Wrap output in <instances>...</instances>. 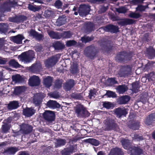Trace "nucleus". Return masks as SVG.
Masks as SVG:
<instances>
[{
	"label": "nucleus",
	"mask_w": 155,
	"mask_h": 155,
	"mask_svg": "<svg viewBox=\"0 0 155 155\" xmlns=\"http://www.w3.org/2000/svg\"><path fill=\"white\" fill-rule=\"evenodd\" d=\"M72 97L77 99H81L82 96L81 94H73L71 95Z\"/></svg>",
	"instance_id": "obj_46"
},
{
	"label": "nucleus",
	"mask_w": 155,
	"mask_h": 155,
	"mask_svg": "<svg viewBox=\"0 0 155 155\" xmlns=\"http://www.w3.org/2000/svg\"><path fill=\"white\" fill-rule=\"evenodd\" d=\"M87 29L89 30V31H91L93 30V24L92 23L88 22L87 23Z\"/></svg>",
	"instance_id": "obj_53"
},
{
	"label": "nucleus",
	"mask_w": 155,
	"mask_h": 155,
	"mask_svg": "<svg viewBox=\"0 0 155 155\" xmlns=\"http://www.w3.org/2000/svg\"><path fill=\"white\" fill-rule=\"evenodd\" d=\"M121 150L117 148H115L111 150L109 155H121Z\"/></svg>",
	"instance_id": "obj_28"
},
{
	"label": "nucleus",
	"mask_w": 155,
	"mask_h": 155,
	"mask_svg": "<svg viewBox=\"0 0 155 155\" xmlns=\"http://www.w3.org/2000/svg\"><path fill=\"white\" fill-rule=\"evenodd\" d=\"M35 112V110L32 107L27 108L23 109V114L26 117H29L34 114Z\"/></svg>",
	"instance_id": "obj_13"
},
{
	"label": "nucleus",
	"mask_w": 155,
	"mask_h": 155,
	"mask_svg": "<svg viewBox=\"0 0 155 155\" xmlns=\"http://www.w3.org/2000/svg\"><path fill=\"white\" fill-rule=\"evenodd\" d=\"M75 112L78 117H84L89 115L88 111L82 105H80L77 107Z\"/></svg>",
	"instance_id": "obj_7"
},
{
	"label": "nucleus",
	"mask_w": 155,
	"mask_h": 155,
	"mask_svg": "<svg viewBox=\"0 0 155 155\" xmlns=\"http://www.w3.org/2000/svg\"><path fill=\"white\" fill-rule=\"evenodd\" d=\"M76 43V42L74 40H69L66 42V45L67 47H70L75 45Z\"/></svg>",
	"instance_id": "obj_43"
},
{
	"label": "nucleus",
	"mask_w": 155,
	"mask_h": 155,
	"mask_svg": "<svg viewBox=\"0 0 155 155\" xmlns=\"http://www.w3.org/2000/svg\"><path fill=\"white\" fill-rule=\"evenodd\" d=\"M12 79L13 81L16 83H21L22 81V78L21 76L18 74L13 76L12 77Z\"/></svg>",
	"instance_id": "obj_33"
},
{
	"label": "nucleus",
	"mask_w": 155,
	"mask_h": 155,
	"mask_svg": "<svg viewBox=\"0 0 155 155\" xmlns=\"http://www.w3.org/2000/svg\"><path fill=\"white\" fill-rule=\"evenodd\" d=\"M128 16L131 18H137L140 17V15L138 13H136L134 12H131L128 15Z\"/></svg>",
	"instance_id": "obj_38"
},
{
	"label": "nucleus",
	"mask_w": 155,
	"mask_h": 155,
	"mask_svg": "<svg viewBox=\"0 0 155 155\" xmlns=\"http://www.w3.org/2000/svg\"><path fill=\"white\" fill-rule=\"evenodd\" d=\"M58 61L57 56H54L48 58L45 61V66L47 68H49L54 65Z\"/></svg>",
	"instance_id": "obj_6"
},
{
	"label": "nucleus",
	"mask_w": 155,
	"mask_h": 155,
	"mask_svg": "<svg viewBox=\"0 0 155 155\" xmlns=\"http://www.w3.org/2000/svg\"><path fill=\"white\" fill-rule=\"evenodd\" d=\"M83 141L84 142L90 143L91 144L95 146H97L99 144L98 141L94 139L89 138L84 140Z\"/></svg>",
	"instance_id": "obj_26"
},
{
	"label": "nucleus",
	"mask_w": 155,
	"mask_h": 155,
	"mask_svg": "<svg viewBox=\"0 0 155 155\" xmlns=\"http://www.w3.org/2000/svg\"><path fill=\"white\" fill-rule=\"evenodd\" d=\"M18 150L17 148L12 147L8 148L7 150V152L9 154H14Z\"/></svg>",
	"instance_id": "obj_35"
},
{
	"label": "nucleus",
	"mask_w": 155,
	"mask_h": 155,
	"mask_svg": "<svg viewBox=\"0 0 155 155\" xmlns=\"http://www.w3.org/2000/svg\"><path fill=\"white\" fill-rule=\"evenodd\" d=\"M139 126V124L137 123L134 124L132 127V128L134 130H137L138 129Z\"/></svg>",
	"instance_id": "obj_58"
},
{
	"label": "nucleus",
	"mask_w": 155,
	"mask_h": 155,
	"mask_svg": "<svg viewBox=\"0 0 155 155\" xmlns=\"http://www.w3.org/2000/svg\"><path fill=\"white\" fill-rule=\"evenodd\" d=\"M91 48L90 47H87L86 48V49L84 51V53L87 56H88V55L87 54V52L89 53L90 52Z\"/></svg>",
	"instance_id": "obj_59"
},
{
	"label": "nucleus",
	"mask_w": 155,
	"mask_h": 155,
	"mask_svg": "<svg viewBox=\"0 0 155 155\" xmlns=\"http://www.w3.org/2000/svg\"><path fill=\"white\" fill-rule=\"evenodd\" d=\"M47 106L50 108H55L59 107L60 105L56 101L50 100L47 102Z\"/></svg>",
	"instance_id": "obj_22"
},
{
	"label": "nucleus",
	"mask_w": 155,
	"mask_h": 155,
	"mask_svg": "<svg viewBox=\"0 0 155 155\" xmlns=\"http://www.w3.org/2000/svg\"><path fill=\"white\" fill-rule=\"evenodd\" d=\"M61 35V38L62 37L63 38H70L72 36L71 32L69 31H65L62 33H60Z\"/></svg>",
	"instance_id": "obj_34"
},
{
	"label": "nucleus",
	"mask_w": 155,
	"mask_h": 155,
	"mask_svg": "<svg viewBox=\"0 0 155 155\" xmlns=\"http://www.w3.org/2000/svg\"><path fill=\"white\" fill-rule=\"evenodd\" d=\"M37 32L31 29L29 32V34L30 35L32 36L33 37H35L37 35Z\"/></svg>",
	"instance_id": "obj_54"
},
{
	"label": "nucleus",
	"mask_w": 155,
	"mask_h": 155,
	"mask_svg": "<svg viewBox=\"0 0 155 155\" xmlns=\"http://www.w3.org/2000/svg\"><path fill=\"white\" fill-rule=\"evenodd\" d=\"M48 32L49 36L52 38L57 39L61 38V35L59 33L51 31H48Z\"/></svg>",
	"instance_id": "obj_23"
},
{
	"label": "nucleus",
	"mask_w": 155,
	"mask_h": 155,
	"mask_svg": "<svg viewBox=\"0 0 155 155\" xmlns=\"http://www.w3.org/2000/svg\"><path fill=\"white\" fill-rule=\"evenodd\" d=\"M96 91L95 89L91 90L90 91L88 97L90 99L94 98L96 94Z\"/></svg>",
	"instance_id": "obj_39"
},
{
	"label": "nucleus",
	"mask_w": 155,
	"mask_h": 155,
	"mask_svg": "<svg viewBox=\"0 0 155 155\" xmlns=\"http://www.w3.org/2000/svg\"><path fill=\"white\" fill-rule=\"evenodd\" d=\"M143 138L142 137L139 136L137 134L134 135V140H142Z\"/></svg>",
	"instance_id": "obj_55"
},
{
	"label": "nucleus",
	"mask_w": 155,
	"mask_h": 155,
	"mask_svg": "<svg viewBox=\"0 0 155 155\" xmlns=\"http://www.w3.org/2000/svg\"><path fill=\"white\" fill-rule=\"evenodd\" d=\"M16 4V2L14 0L6 2L4 3L2 6H0V12L10 11L11 8L14 7Z\"/></svg>",
	"instance_id": "obj_3"
},
{
	"label": "nucleus",
	"mask_w": 155,
	"mask_h": 155,
	"mask_svg": "<svg viewBox=\"0 0 155 155\" xmlns=\"http://www.w3.org/2000/svg\"><path fill=\"white\" fill-rule=\"evenodd\" d=\"M28 8L30 10L34 12L38 11L40 8L39 6H34L31 4L28 5Z\"/></svg>",
	"instance_id": "obj_36"
},
{
	"label": "nucleus",
	"mask_w": 155,
	"mask_h": 155,
	"mask_svg": "<svg viewBox=\"0 0 155 155\" xmlns=\"http://www.w3.org/2000/svg\"><path fill=\"white\" fill-rule=\"evenodd\" d=\"M128 54L125 52L123 51L117 55L116 57V59L119 61L124 60H127L130 59H128Z\"/></svg>",
	"instance_id": "obj_12"
},
{
	"label": "nucleus",
	"mask_w": 155,
	"mask_h": 155,
	"mask_svg": "<svg viewBox=\"0 0 155 155\" xmlns=\"http://www.w3.org/2000/svg\"><path fill=\"white\" fill-rule=\"evenodd\" d=\"M20 131L23 134H28L31 132L32 129L31 126L25 124H22L20 126Z\"/></svg>",
	"instance_id": "obj_11"
},
{
	"label": "nucleus",
	"mask_w": 155,
	"mask_h": 155,
	"mask_svg": "<svg viewBox=\"0 0 155 155\" xmlns=\"http://www.w3.org/2000/svg\"><path fill=\"white\" fill-rule=\"evenodd\" d=\"M52 78L51 77L48 76L44 78L43 83L45 86L47 87H49L51 85L52 81Z\"/></svg>",
	"instance_id": "obj_21"
},
{
	"label": "nucleus",
	"mask_w": 155,
	"mask_h": 155,
	"mask_svg": "<svg viewBox=\"0 0 155 155\" xmlns=\"http://www.w3.org/2000/svg\"><path fill=\"white\" fill-rule=\"evenodd\" d=\"M118 74V76L120 77H124L126 76V74L124 71L119 72Z\"/></svg>",
	"instance_id": "obj_60"
},
{
	"label": "nucleus",
	"mask_w": 155,
	"mask_h": 155,
	"mask_svg": "<svg viewBox=\"0 0 155 155\" xmlns=\"http://www.w3.org/2000/svg\"><path fill=\"white\" fill-rule=\"evenodd\" d=\"M18 106V101H14L10 102L8 105V107L9 109L13 110L17 108Z\"/></svg>",
	"instance_id": "obj_25"
},
{
	"label": "nucleus",
	"mask_w": 155,
	"mask_h": 155,
	"mask_svg": "<svg viewBox=\"0 0 155 155\" xmlns=\"http://www.w3.org/2000/svg\"><path fill=\"white\" fill-rule=\"evenodd\" d=\"M130 100V97L128 96H123L120 98L119 103L120 104H125L128 102Z\"/></svg>",
	"instance_id": "obj_30"
},
{
	"label": "nucleus",
	"mask_w": 155,
	"mask_h": 155,
	"mask_svg": "<svg viewBox=\"0 0 155 155\" xmlns=\"http://www.w3.org/2000/svg\"><path fill=\"white\" fill-rule=\"evenodd\" d=\"M104 30L107 31L114 33L118 31V28L117 26L112 25H109L106 26Z\"/></svg>",
	"instance_id": "obj_16"
},
{
	"label": "nucleus",
	"mask_w": 155,
	"mask_h": 155,
	"mask_svg": "<svg viewBox=\"0 0 155 155\" xmlns=\"http://www.w3.org/2000/svg\"><path fill=\"white\" fill-rule=\"evenodd\" d=\"M66 22V16L63 15L60 17L57 20L56 22V25L58 26H60L65 24Z\"/></svg>",
	"instance_id": "obj_18"
},
{
	"label": "nucleus",
	"mask_w": 155,
	"mask_h": 155,
	"mask_svg": "<svg viewBox=\"0 0 155 155\" xmlns=\"http://www.w3.org/2000/svg\"><path fill=\"white\" fill-rule=\"evenodd\" d=\"M117 90L119 94H123L127 90V87L125 85H119L117 87Z\"/></svg>",
	"instance_id": "obj_27"
},
{
	"label": "nucleus",
	"mask_w": 155,
	"mask_h": 155,
	"mask_svg": "<svg viewBox=\"0 0 155 155\" xmlns=\"http://www.w3.org/2000/svg\"><path fill=\"white\" fill-rule=\"evenodd\" d=\"M147 7V6H143L142 5H139L136 8L137 11H143L145 10L146 8Z\"/></svg>",
	"instance_id": "obj_48"
},
{
	"label": "nucleus",
	"mask_w": 155,
	"mask_h": 155,
	"mask_svg": "<svg viewBox=\"0 0 155 155\" xmlns=\"http://www.w3.org/2000/svg\"><path fill=\"white\" fill-rule=\"evenodd\" d=\"M62 82V80H57L54 86L56 88H59L61 87Z\"/></svg>",
	"instance_id": "obj_51"
},
{
	"label": "nucleus",
	"mask_w": 155,
	"mask_h": 155,
	"mask_svg": "<svg viewBox=\"0 0 155 155\" xmlns=\"http://www.w3.org/2000/svg\"><path fill=\"white\" fill-rule=\"evenodd\" d=\"M66 143V141L65 140L61 139L56 140V141L55 143V147H57L63 146Z\"/></svg>",
	"instance_id": "obj_31"
},
{
	"label": "nucleus",
	"mask_w": 155,
	"mask_h": 155,
	"mask_svg": "<svg viewBox=\"0 0 155 155\" xmlns=\"http://www.w3.org/2000/svg\"><path fill=\"white\" fill-rule=\"evenodd\" d=\"M132 89L133 91H134V92H137L139 90L138 85L135 83H133Z\"/></svg>",
	"instance_id": "obj_50"
},
{
	"label": "nucleus",
	"mask_w": 155,
	"mask_h": 155,
	"mask_svg": "<svg viewBox=\"0 0 155 155\" xmlns=\"http://www.w3.org/2000/svg\"><path fill=\"white\" fill-rule=\"evenodd\" d=\"M93 39V37L84 36L81 38V40L83 42L86 43L91 41Z\"/></svg>",
	"instance_id": "obj_42"
},
{
	"label": "nucleus",
	"mask_w": 155,
	"mask_h": 155,
	"mask_svg": "<svg viewBox=\"0 0 155 155\" xmlns=\"http://www.w3.org/2000/svg\"><path fill=\"white\" fill-rule=\"evenodd\" d=\"M134 21L132 19H124L118 22V24L121 25L131 24L134 23Z\"/></svg>",
	"instance_id": "obj_19"
},
{
	"label": "nucleus",
	"mask_w": 155,
	"mask_h": 155,
	"mask_svg": "<svg viewBox=\"0 0 155 155\" xmlns=\"http://www.w3.org/2000/svg\"><path fill=\"white\" fill-rule=\"evenodd\" d=\"M53 14V12L51 9H47L45 11V16L46 17H49Z\"/></svg>",
	"instance_id": "obj_44"
},
{
	"label": "nucleus",
	"mask_w": 155,
	"mask_h": 155,
	"mask_svg": "<svg viewBox=\"0 0 155 155\" xmlns=\"http://www.w3.org/2000/svg\"><path fill=\"white\" fill-rule=\"evenodd\" d=\"M51 97L54 98H58L59 97V96L58 94H54V93H52L51 94Z\"/></svg>",
	"instance_id": "obj_62"
},
{
	"label": "nucleus",
	"mask_w": 155,
	"mask_h": 155,
	"mask_svg": "<svg viewBox=\"0 0 155 155\" xmlns=\"http://www.w3.org/2000/svg\"><path fill=\"white\" fill-rule=\"evenodd\" d=\"M24 38V36L21 35H18L17 36L13 37L12 38L13 41L18 44H21L22 40Z\"/></svg>",
	"instance_id": "obj_20"
},
{
	"label": "nucleus",
	"mask_w": 155,
	"mask_h": 155,
	"mask_svg": "<svg viewBox=\"0 0 155 155\" xmlns=\"http://www.w3.org/2000/svg\"><path fill=\"white\" fill-rule=\"evenodd\" d=\"M74 85V81L71 79L68 81L64 85V88L66 91H69Z\"/></svg>",
	"instance_id": "obj_15"
},
{
	"label": "nucleus",
	"mask_w": 155,
	"mask_h": 155,
	"mask_svg": "<svg viewBox=\"0 0 155 155\" xmlns=\"http://www.w3.org/2000/svg\"><path fill=\"white\" fill-rule=\"evenodd\" d=\"M19 155H29V154L27 152L23 151L21 152Z\"/></svg>",
	"instance_id": "obj_63"
},
{
	"label": "nucleus",
	"mask_w": 155,
	"mask_h": 155,
	"mask_svg": "<svg viewBox=\"0 0 155 155\" xmlns=\"http://www.w3.org/2000/svg\"><path fill=\"white\" fill-rule=\"evenodd\" d=\"M62 3L60 0L56 1L54 3L55 6L58 8H60L62 5Z\"/></svg>",
	"instance_id": "obj_49"
},
{
	"label": "nucleus",
	"mask_w": 155,
	"mask_h": 155,
	"mask_svg": "<svg viewBox=\"0 0 155 155\" xmlns=\"http://www.w3.org/2000/svg\"><path fill=\"white\" fill-rule=\"evenodd\" d=\"M7 49L6 46L3 43H0V50H5Z\"/></svg>",
	"instance_id": "obj_56"
},
{
	"label": "nucleus",
	"mask_w": 155,
	"mask_h": 155,
	"mask_svg": "<svg viewBox=\"0 0 155 155\" xmlns=\"http://www.w3.org/2000/svg\"><path fill=\"white\" fill-rule=\"evenodd\" d=\"M124 148L126 149L129 150L131 155H140L141 154L142 150L138 147H130V143L128 140L123 139L121 141Z\"/></svg>",
	"instance_id": "obj_1"
},
{
	"label": "nucleus",
	"mask_w": 155,
	"mask_h": 155,
	"mask_svg": "<svg viewBox=\"0 0 155 155\" xmlns=\"http://www.w3.org/2000/svg\"><path fill=\"white\" fill-rule=\"evenodd\" d=\"M90 9V6L87 4L81 5L78 10L79 15L82 16H86L89 14Z\"/></svg>",
	"instance_id": "obj_5"
},
{
	"label": "nucleus",
	"mask_w": 155,
	"mask_h": 155,
	"mask_svg": "<svg viewBox=\"0 0 155 155\" xmlns=\"http://www.w3.org/2000/svg\"><path fill=\"white\" fill-rule=\"evenodd\" d=\"M40 82V80L39 77L35 75H33L30 77L28 80L29 84L31 86L38 85Z\"/></svg>",
	"instance_id": "obj_10"
},
{
	"label": "nucleus",
	"mask_w": 155,
	"mask_h": 155,
	"mask_svg": "<svg viewBox=\"0 0 155 155\" xmlns=\"http://www.w3.org/2000/svg\"><path fill=\"white\" fill-rule=\"evenodd\" d=\"M104 107L109 109L113 107V105L111 103L109 102H105L103 104Z\"/></svg>",
	"instance_id": "obj_41"
},
{
	"label": "nucleus",
	"mask_w": 155,
	"mask_h": 155,
	"mask_svg": "<svg viewBox=\"0 0 155 155\" xmlns=\"http://www.w3.org/2000/svg\"><path fill=\"white\" fill-rule=\"evenodd\" d=\"M35 38L37 39L40 40L42 38V36L41 35L38 34L37 33V35L35 36Z\"/></svg>",
	"instance_id": "obj_61"
},
{
	"label": "nucleus",
	"mask_w": 155,
	"mask_h": 155,
	"mask_svg": "<svg viewBox=\"0 0 155 155\" xmlns=\"http://www.w3.org/2000/svg\"><path fill=\"white\" fill-rule=\"evenodd\" d=\"M32 71L34 73H37L41 68V64L40 63H37L33 64L31 67Z\"/></svg>",
	"instance_id": "obj_24"
},
{
	"label": "nucleus",
	"mask_w": 155,
	"mask_h": 155,
	"mask_svg": "<svg viewBox=\"0 0 155 155\" xmlns=\"http://www.w3.org/2000/svg\"><path fill=\"white\" fill-rule=\"evenodd\" d=\"M9 64L15 68L19 67L20 65L15 60L12 59L10 60L9 62Z\"/></svg>",
	"instance_id": "obj_37"
},
{
	"label": "nucleus",
	"mask_w": 155,
	"mask_h": 155,
	"mask_svg": "<svg viewBox=\"0 0 155 155\" xmlns=\"http://www.w3.org/2000/svg\"><path fill=\"white\" fill-rule=\"evenodd\" d=\"M43 116L45 120L49 121L54 120L55 117L54 112L50 110L45 111L43 114Z\"/></svg>",
	"instance_id": "obj_8"
},
{
	"label": "nucleus",
	"mask_w": 155,
	"mask_h": 155,
	"mask_svg": "<svg viewBox=\"0 0 155 155\" xmlns=\"http://www.w3.org/2000/svg\"><path fill=\"white\" fill-rule=\"evenodd\" d=\"M71 72L73 74L76 73L78 71L77 67L76 65H72L71 67Z\"/></svg>",
	"instance_id": "obj_52"
},
{
	"label": "nucleus",
	"mask_w": 155,
	"mask_h": 155,
	"mask_svg": "<svg viewBox=\"0 0 155 155\" xmlns=\"http://www.w3.org/2000/svg\"><path fill=\"white\" fill-rule=\"evenodd\" d=\"M155 121V113L149 115L145 122L146 124L149 125Z\"/></svg>",
	"instance_id": "obj_17"
},
{
	"label": "nucleus",
	"mask_w": 155,
	"mask_h": 155,
	"mask_svg": "<svg viewBox=\"0 0 155 155\" xmlns=\"http://www.w3.org/2000/svg\"><path fill=\"white\" fill-rule=\"evenodd\" d=\"M115 113L119 118L122 115H125L127 114L126 109L120 108H118L116 109L115 111Z\"/></svg>",
	"instance_id": "obj_14"
},
{
	"label": "nucleus",
	"mask_w": 155,
	"mask_h": 155,
	"mask_svg": "<svg viewBox=\"0 0 155 155\" xmlns=\"http://www.w3.org/2000/svg\"><path fill=\"white\" fill-rule=\"evenodd\" d=\"M116 127V124L114 120L111 118H108L104 121L103 128L105 130H107L114 129Z\"/></svg>",
	"instance_id": "obj_4"
},
{
	"label": "nucleus",
	"mask_w": 155,
	"mask_h": 155,
	"mask_svg": "<svg viewBox=\"0 0 155 155\" xmlns=\"http://www.w3.org/2000/svg\"><path fill=\"white\" fill-rule=\"evenodd\" d=\"M108 81L112 84H116L117 83V82L115 80L114 78H109Z\"/></svg>",
	"instance_id": "obj_57"
},
{
	"label": "nucleus",
	"mask_w": 155,
	"mask_h": 155,
	"mask_svg": "<svg viewBox=\"0 0 155 155\" xmlns=\"http://www.w3.org/2000/svg\"><path fill=\"white\" fill-rule=\"evenodd\" d=\"M6 61L0 59V64H4L5 63Z\"/></svg>",
	"instance_id": "obj_64"
},
{
	"label": "nucleus",
	"mask_w": 155,
	"mask_h": 155,
	"mask_svg": "<svg viewBox=\"0 0 155 155\" xmlns=\"http://www.w3.org/2000/svg\"><path fill=\"white\" fill-rule=\"evenodd\" d=\"M34 56V51L30 50L22 53L18 56V58L22 62L26 63L31 62Z\"/></svg>",
	"instance_id": "obj_2"
},
{
	"label": "nucleus",
	"mask_w": 155,
	"mask_h": 155,
	"mask_svg": "<svg viewBox=\"0 0 155 155\" xmlns=\"http://www.w3.org/2000/svg\"><path fill=\"white\" fill-rule=\"evenodd\" d=\"M25 87L24 86H18L16 87L14 91V94L18 95L23 92L25 90Z\"/></svg>",
	"instance_id": "obj_29"
},
{
	"label": "nucleus",
	"mask_w": 155,
	"mask_h": 155,
	"mask_svg": "<svg viewBox=\"0 0 155 155\" xmlns=\"http://www.w3.org/2000/svg\"><path fill=\"white\" fill-rule=\"evenodd\" d=\"M106 95L109 97H116V94L115 93L111 91H108L106 93Z\"/></svg>",
	"instance_id": "obj_47"
},
{
	"label": "nucleus",
	"mask_w": 155,
	"mask_h": 155,
	"mask_svg": "<svg viewBox=\"0 0 155 155\" xmlns=\"http://www.w3.org/2000/svg\"><path fill=\"white\" fill-rule=\"evenodd\" d=\"M9 21L10 22L19 23L21 21V17L19 16L12 17L9 18Z\"/></svg>",
	"instance_id": "obj_32"
},
{
	"label": "nucleus",
	"mask_w": 155,
	"mask_h": 155,
	"mask_svg": "<svg viewBox=\"0 0 155 155\" xmlns=\"http://www.w3.org/2000/svg\"><path fill=\"white\" fill-rule=\"evenodd\" d=\"M10 125L7 124L3 125L2 126V129L3 132L6 133L10 129Z\"/></svg>",
	"instance_id": "obj_40"
},
{
	"label": "nucleus",
	"mask_w": 155,
	"mask_h": 155,
	"mask_svg": "<svg viewBox=\"0 0 155 155\" xmlns=\"http://www.w3.org/2000/svg\"><path fill=\"white\" fill-rule=\"evenodd\" d=\"M116 11L119 13H124L127 12V9L124 7H121L118 8H117Z\"/></svg>",
	"instance_id": "obj_45"
},
{
	"label": "nucleus",
	"mask_w": 155,
	"mask_h": 155,
	"mask_svg": "<svg viewBox=\"0 0 155 155\" xmlns=\"http://www.w3.org/2000/svg\"><path fill=\"white\" fill-rule=\"evenodd\" d=\"M45 96V94L43 93H39L36 94L33 99L34 103L36 105L41 104L43 99Z\"/></svg>",
	"instance_id": "obj_9"
}]
</instances>
